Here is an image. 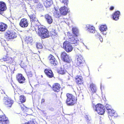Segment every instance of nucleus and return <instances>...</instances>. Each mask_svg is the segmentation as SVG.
<instances>
[{
  "label": "nucleus",
  "mask_w": 124,
  "mask_h": 124,
  "mask_svg": "<svg viewBox=\"0 0 124 124\" xmlns=\"http://www.w3.org/2000/svg\"><path fill=\"white\" fill-rule=\"evenodd\" d=\"M38 34L41 38L44 39L49 37V31L45 27L39 25L38 27Z\"/></svg>",
  "instance_id": "f257e3e1"
},
{
  "label": "nucleus",
  "mask_w": 124,
  "mask_h": 124,
  "mask_svg": "<svg viewBox=\"0 0 124 124\" xmlns=\"http://www.w3.org/2000/svg\"><path fill=\"white\" fill-rule=\"evenodd\" d=\"M68 9L67 7H65V6H64L61 7L59 9L60 14L56 12L54 14L56 17L58 18L60 17L61 16H66L69 12Z\"/></svg>",
  "instance_id": "f03ea898"
},
{
  "label": "nucleus",
  "mask_w": 124,
  "mask_h": 124,
  "mask_svg": "<svg viewBox=\"0 0 124 124\" xmlns=\"http://www.w3.org/2000/svg\"><path fill=\"white\" fill-rule=\"evenodd\" d=\"M93 107L98 114L101 115H103L104 114L105 109L102 104L98 103L96 105H93Z\"/></svg>",
  "instance_id": "7ed1b4c3"
},
{
  "label": "nucleus",
  "mask_w": 124,
  "mask_h": 124,
  "mask_svg": "<svg viewBox=\"0 0 124 124\" xmlns=\"http://www.w3.org/2000/svg\"><path fill=\"white\" fill-rule=\"evenodd\" d=\"M85 63L84 59L81 55L78 56L77 60L76 61L75 65L77 67H82L85 65Z\"/></svg>",
  "instance_id": "20e7f679"
},
{
  "label": "nucleus",
  "mask_w": 124,
  "mask_h": 124,
  "mask_svg": "<svg viewBox=\"0 0 124 124\" xmlns=\"http://www.w3.org/2000/svg\"><path fill=\"white\" fill-rule=\"evenodd\" d=\"M9 119L0 110V124H9Z\"/></svg>",
  "instance_id": "39448f33"
},
{
  "label": "nucleus",
  "mask_w": 124,
  "mask_h": 124,
  "mask_svg": "<svg viewBox=\"0 0 124 124\" xmlns=\"http://www.w3.org/2000/svg\"><path fill=\"white\" fill-rule=\"evenodd\" d=\"M68 35L69 37L68 38L69 42L71 44H75L78 42L79 41L78 37H76L75 36L71 35L69 32H68Z\"/></svg>",
  "instance_id": "423d86ee"
},
{
  "label": "nucleus",
  "mask_w": 124,
  "mask_h": 124,
  "mask_svg": "<svg viewBox=\"0 0 124 124\" xmlns=\"http://www.w3.org/2000/svg\"><path fill=\"white\" fill-rule=\"evenodd\" d=\"M61 58L62 61L64 62L69 63L71 62V60L65 51L61 53Z\"/></svg>",
  "instance_id": "0eeeda50"
},
{
  "label": "nucleus",
  "mask_w": 124,
  "mask_h": 124,
  "mask_svg": "<svg viewBox=\"0 0 124 124\" xmlns=\"http://www.w3.org/2000/svg\"><path fill=\"white\" fill-rule=\"evenodd\" d=\"M3 100L4 102L5 105L8 107H11L13 102V101L11 99L6 95L4 96Z\"/></svg>",
  "instance_id": "6e6552de"
},
{
  "label": "nucleus",
  "mask_w": 124,
  "mask_h": 124,
  "mask_svg": "<svg viewBox=\"0 0 124 124\" xmlns=\"http://www.w3.org/2000/svg\"><path fill=\"white\" fill-rule=\"evenodd\" d=\"M63 48L67 52H69L72 51L73 47L69 41H65L63 43Z\"/></svg>",
  "instance_id": "1a4fd4ad"
},
{
  "label": "nucleus",
  "mask_w": 124,
  "mask_h": 124,
  "mask_svg": "<svg viewBox=\"0 0 124 124\" xmlns=\"http://www.w3.org/2000/svg\"><path fill=\"white\" fill-rule=\"evenodd\" d=\"M74 78L75 82L78 86H80L84 85V81L81 76L77 75Z\"/></svg>",
  "instance_id": "9d476101"
},
{
  "label": "nucleus",
  "mask_w": 124,
  "mask_h": 124,
  "mask_svg": "<svg viewBox=\"0 0 124 124\" xmlns=\"http://www.w3.org/2000/svg\"><path fill=\"white\" fill-rule=\"evenodd\" d=\"M49 62L51 65L53 66H55L57 65L58 63L54 56L52 54H50L48 57Z\"/></svg>",
  "instance_id": "9b49d317"
},
{
  "label": "nucleus",
  "mask_w": 124,
  "mask_h": 124,
  "mask_svg": "<svg viewBox=\"0 0 124 124\" xmlns=\"http://www.w3.org/2000/svg\"><path fill=\"white\" fill-rule=\"evenodd\" d=\"M16 78L18 82L20 83L23 84L25 82V79L21 74H17L16 76Z\"/></svg>",
  "instance_id": "f8f14e48"
},
{
  "label": "nucleus",
  "mask_w": 124,
  "mask_h": 124,
  "mask_svg": "<svg viewBox=\"0 0 124 124\" xmlns=\"http://www.w3.org/2000/svg\"><path fill=\"white\" fill-rule=\"evenodd\" d=\"M28 21L25 18L22 19L21 20L19 23L20 26L22 28L27 27L28 26Z\"/></svg>",
  "instance_id": "ddd939ff"
},
{
  "label": "nucleus",
  "mask_w": 124,
  "mask_h": 124,
  "mask_svg": "<svg viewBox=\"0 0 124 124\" xmlns=\"http://www.w3.org/2000/svg\"><path fill=\"white\" fill-rule=\"evenodd\" d=\"M6 36L9 39H13L16 37V34L11 31H8L6 33Z\"/></svg>",
  "instance_id": "4468645a"
},
{
  "label": "nucleus",
  "mask_w": 124,
  "mask_h": 124,
  "mask_svg": "<svg viewBox=\"0 0 124 124\" xmlns=\"http://www.w3.org/2000/svg\"><path fill=\"white\" fill-rule=\"evenodd\" d=\"M3 60L4 61H6L7 63L10 64H12L15 62L13 58L7 55L4 57L3 58Z\"/></svg>",
  "instance_id": "2eb2a0df"
},
{
  "label": "nucleus",
  "mask_w": 124,
  "mask_h": 124,
  "mask_svg": "<svg viewBox=\"0 0 124 124\" xmlns=\"http://www.w3.org/2000/svg\"><path fill=\"white\" fill-rule=\"evenodd\" d=\"M44 72L48 77L51 78L54 77V74L51 69L48 68L46 69H45Z\"/></svg>",
  "instance_id": "dca6fc26"
},
{
  "label": "nucleus",
  "mask_w": 124,
  "mask_h": 124,
  "mask_svg": "<svg viewBox=\"0 0 124 124\" xmlns=\"http://www.w3.org/2000/svg\"><path fill=\"white\" fill-rule=\"evenodd\" d=\"M61 88V86L60 84L55 83L53 85L52 88L54 92H58L60 91Z\"/></svg>",
  "instance_id": "f3484780"
},
{
  "label": "nucleus",
  "mask_w": 124,
  "mask_h": 124,
  "mask_svg": "<svg viewBox=\"0 0 124 124\" xmlns=\"http://www.w3.org/2000/svg\"><path fill=\"white\" fill-rule=\"evenodd\" d=\"M77 100V97H75L68 100L66 101V102L68 105L71 106L76 103Z\"/></svg>",
  "instance_id": "a211bd4d"
},
{
  "label": "nucleus",
  "mask_w": 124,
  "mask_h": 124,
  "mask_svg": "<svg viewBox=\"0 0 124 124\" xmlns=\"http://www.w3.org/2000/svg\"><path fill=\"white\" fill-rule=\"evenodd\" d=\"M30 18V21L31 23L34 24L36 22H38L37 19L35 15L34 14H31L29 15Z\"/></svg>",
  "instance_id": "6ab92c4d"
},
{
  "label": "nucleus",
  "mask_w": 124,
  "mask_h": 124,
  "mask_svg": "<svg viewBox=\"0 0 124 124\" xmlns=\"http://www.w3.org/2000/svg\"><path fill=\"white\" fill-rule=\"evenodd\" d=\"M7 9L6 3L3 1H0V14H1L2 12L6 10Z\"/></svg>",
  "instance_id": "aec40b11"
},
{
  "label": "nucleus",
  "mask_w": 124,
  "mask_h": 124,
  "mask_svg": "<svg viewBox=\"0 0 124 124\" xmlns=\"http://www.w3.org/2000/svg\"><path fill=\"white\" fill-rule=\"evenodd\" d=\"M42 1L46 8L50 7L53 4L52 0H42Z\"/></svg>",
  "instance_id": "412c9836"
},
{
  "label": "nucleus",
  "mask_w": 124,
  "mask_h": 124,
  "mask_svg": "<svg viewBox=\"0 0 124 124\" xmlns=\"http://www.w3.org/2000/svg\"><path fill=\"white\" fill-rule=\"evenodd\" d=\"M107 113L109 117L114 116V117L116 118L118 117V116L117 113L113 109H111L108 111Z\"/></svg>",
  "instance_id": "4be33fe9"
},
{
  "label": "nucleus",
  "mask_w": 124,
  "mask_h": 124,
  "mask_svg": "<svg viewBox=\"0 0 124 124\" xmlns=\"http://www.w3.org/2000/svg\"><path fill=\"white\" fill-rule=\"evenodd\" d=\"M44 17L47 23L49 24H51L53 21V19L51 16L46 14L44 15Z\"/></svg>",
  "instance_id": "5701e85b"
},
{
  "label": "nucleus",
  "mask_w": 124,
  "mask_h": 124,
  "mask_svg": "<svg viewBox=\"0 0 124 124\" xmlns=\"http://www.w3.org/2000/svg\"><path fill=\"white\" fill-rule=\"evenodd\" d=\"M7 24L3 22H0V31L1 32L5 31L7 29Z\"/></svg>",
  "instance_id": "b1692460"
},
{
  "label": "nucleus",
  "mask_w": 124,
  "mask_h": 124,
  "mask_svg": "<svg viewBox=\"0 0 124 124\" xmlns=\"http://www.w3.org/2000/svg\"><path fill=\"white\" fill-rule=\"evenodd\" d=\"M120 14V12L117 11L115 12L112 15V18L114 20L116 21L117 20L119 19V17Z\"/></svg>",
  "instance_id": "393cba45"
},
{
  "label": "nucleus",
  "mask_w": 124,
  "mask_h": 124,
  "mask_svg": "<svg viewBox=\"0 0 124 124\" xmlns=\"http://www.w3.org/2000/svg\"><path fill=\"white\" fill-rule=\"evenodd\" d=\"M57 35V33L55 29H52L50 32V35L53 38L56 37Z\"/></svg>",
  "instance_id": "a878e982"
},
{
  "label": "nucleus",
  "mask_w": 124,
  "mask_h": 124,
  "mask_svg": "<svg viewBox=\"0 0 124 124\" xmlns=\"http://www.w3.org/2000/svg\"><path fill=\"white\" fill-rule=\"evenodd\" d=\"M2 46L4 47L5 50L7 52L8 51V49L9 48V47L7 45L5 40H4L0 42Z\"/></svg>",
  "instance_id": "bb28decb"
},
{
  "label": "nucleus",
  "mask_w": 124,
  "mask_h": 124,
  "mask_svg": "<svg viewBox=\"0 0 124 124\" xmlns=\"http://www.w3.org/2000/svg\"><path fill=\"white\" fill-rule=\"evenodd\" d=\"M72 31L73 35L78 37L79 35V31L78 29L76 27H74L72 28Z\"/></svg>",
  "instance_id": "cd10ccee"
},
{
  "label": "nucleus",
  "mask_w": 124,
  "mask_h": 124,
  "mask_svg": "<svg viewBox=\"0 0 124 124\" xmlns=\"http://www.w3.org/2000/svg\"><path fill=\"white\" fill-rule=\"evenodd\" d=\"M87 30L89 32L92 33H94L95 32V28L93 26L89 25L87 27Z\"/></svg>",
  "instance_id": "c85d7f7f"
},
{
  "label": "nucleus",
  "mask_w": 124,
  "mask_h": 124,
  "mask_svg": "<svg viewBox=\"0 0 124 124\" xmlns=\"http://www.w3.org/2000/svg\"><path fill=\"white\" fill-rule=\"evenodd\" d=\"M89 88L92 93L96 92V89L95 85L92 83L90 85Z\"/></svg>",
  "instance_id": "c756f323"
},
{
  "label": "nucleus",
  "mask_w": 124,
  "mask_h": 124,
  "mask_svg": "<svg viewBox=\"0 0 124 124\" xmlns=\"http://www.w3.org/2000/svg\"><path fill=\"white\" fill-rule=\"evenodd\" d=\"M24 124H38V123L35 119L32 118Z\"/></svg>",
  "instance_id": "7c9ffc66"
},
{
  "label": "nucleus",
  "mask_w": 124,
  "mask_h": 124,
  "mask_svg": "<svg viewBox=\"0 0 124 124\" xmlns=\"http://www.w3.org/2000/svg\"><path fill=\"white\" fill-rule=\"evenodd\" d=\"M66 96L67 97L66 101L68 100L75 97L73 94L69 93H67Z\"/></svg>",
  "instance_id": "2f4dec72"
},
{
  "label": "nucleus",
  "mask_w": 124,
  "mask_h": 124,
  "mask_svg": "<svg viewBox=\"0 0 124 124\" xmlns=\"http://www.w3.org/2000/svg\"><path fill=\"white\" fill-rule=\"evenodd\" d=\"M66 70L63 69L62 68L58 70L57 72L59 74L62 75L65 74L66 72Z\"/></svg>",
  "instance_id": "473e14b6"
},
{
  "label": "nucleus",
  "mask_w": 124,
  "mask_h": 124,
  "mask_svg": "<svg viewBox=\"0 0 124 124\" xmlns=\"http://www.w3.org/2000/svg\"><path fill=\"white\" fill-rule=\"evenodd\" d=\"M100 31H106L107 29V27L105 25H101L99 28Z\"/></svg>",
  "instance_id": "72a5a7b5"
},
{
  "label": "nucleus",
  "mask_w": 124,
  "mask_h": 124,
  "mask_svg": "<svg viewBox=\"0 0 124 124\" xmlns=\"http://www.w3.org/2000/svg\"><path fill=\"white\" fill-rule=\"evenodd\" d=\"M19 100L21 103L24 102L26 100L25 97L24 95H21L19 97Z\"/></svg>",
  "instance_id": "f704fd0d"
},
{
  "label": "nucleus",
  "mask_w": 124,
  "mask_h": 124,
  "mask_svg": "<svg viewBox=\"0 0 124 124\" xmlns=\"http://www.w3.org/2000/svg\"><path fill=\"white\" fill-rule=\"evenodd\" d=\"M33 41L31 37L26 38L25 40V41L27 44L31 43Z\"/></svg>",
  "instance_id": "c9c22d12"
},
{
  "label": "nucleus",
  "mask_w": 124,
  "mask_h": 124,
  "mask_svg": "<svg viewBox=\"0 0 124 124\" xmlns=\"http://www.w3.org/2000/svg\"><path fill=\"white\" fill-rule=\"evenodd\" d=\"M36 47L38 49H41L43 48L42 44L39 42L37 43L36 44Z\"/></svg>",
  "instance_id": "e433bc0d"
},
{
  "label": "nucleus",
  "mask_w": 124,
  "mask_h": 124,
  "mask_svg": "<svg viewBox=\"0 0 124 124\" xmlns=\"http://www.w3.org/2000/svg\"><path fill=\"white\" fill-rule=\"evenodd\" d=\"M19 104L20 105L21 109L22 110H23L24 109H25L26 108V107L24 105L23 103H19Z\"/></svg>",
  "instance_id": "4c0bfd02"
},
{
  "label": "nucleus",
  "mask_w": 124,
  "mask_h": 124,
  "mask_svg": "<svg viewBox=\"0 0 124 124\" xmlns=\"http://www.w3.org/2000/svg\"><path fill=\"white\" fill-rule=\"evenodd\" d=\"M105 108L108 111L111 110V107L110 105L108 104H106L105 106Z\"/></svg>",
  "instance_id": "58836bf2"
},
{
  "label": "nucleus",
  "mask_w": 124,
  "mask_h": 124,
  "mask_svg": "<svg viewBox=\"0 0 124 124\" xmlns=\"http://www.w3.org/2000/svg\"><path fill=\"white\" fill-rule=\"evenodd\" d=\"M69 2L68 0H63L62 2L64 3V5L66 6H67L68 3Z\"/></svg>",
  "instance_id": "ea45409f"
},
{
  "label": "nucleus",
  "mask_w": 124,
  "mask_h": 124,
  "mask_svg": "<svg viewBox=\"0 0 124 124\" xmlns=\"http://www.w3.org/2000/svg\"><path fill=\"white\" fill-rule=\"evenodd\" d=\"M43 7V6L42 4L40 3H39L38 4L37 6V8L38 9L41 8Z\"/></svg>",
  "instance_id": "a19ab883"
},
{
  "label": "nucleus",
  "mask_w": 124,
  "mask_h": 124,
  "mask_svg": "<svg viewBox=\"0 0 124 124\" xmlns=\"http://www.w3.org/2000/svg\"><path fill=\"white\" fill-rule=\"evenodd\" d=\"M7 67L5 66H3L1 67V69L3 70V71H5L6 69H7Z\"/></svg>",
  "instance_id": "79ce46f5"
},
{
  "label": "nucleus",
  "mask_w": 124,
  "mask_h": 124,
  "mask_svg": "<svg viewBox=\"0 0 124 124\" xmlns=\"http://www.w3.org/2000/svg\"><path fill=\"white\" fill-rule=\"evenodd\" d=\"M45 102V100L44 99H42L41 100V103L42 104V103H44Z\"/></svg>",
  "instance_id": "37998d69"
},
{
  "label": "nucleus",
  "mask_w": 124,
  "mask_h": 124,
  "mask_svg": "<svg viewBox=\"0 0 124 124\" xmlns=\"http://www.w3.org/2000/svg\"><path fill=\"white\" fill-rule=\"evenodd\" d=\"M114 7L113 6H112L110 7L109 8V10H112L114 9Z\"/></svg>",
  "instance_id": "c03bdc74"
},
{
  "label": "nucleus",
  "mask_w": 124,
  "mask_h": 124,
  "mask_svg": "<svg viewBox=\"0 0 124 124\" xmlns=\"http://www.w3.org/2000/svg\"><path fill=\"white\" fill-rule=\"evenodd\" d=\"M99 39L101 42H102L103 40V39L101 38V36H100V37H99Z\"/></svg>",
  "instance_id": "a18cd8bd"
},
{
  "label": "nucleus",
  "mask_w": 124,
  "mask_h": 124,
  "mask_svg": "<svg viewBox=\"0 0 124 124\" xmlns=\"http://www.w3.org/2000/svg\"><path fill=\"white\" fill-rule=\"evenodd\" d=\"M95 36H98L99 37L100 36V34L99 33H97L96 34H95Z\"/></svg>",
  "instance_id": "49530a36"
},
{
  "label": "nucleus",
  "mask_w": 124,
  "mask_h": 124,
  "mask_svg": "<svg viewBox=\"0 0 124 124\" xmlns=\"http://www.w3.org/2000/svg\"><path fill=\"white\" fill-rule=\"evenodd\" d=\"M38 2V0H37V1H35V3H37V2Z\"/></svg>",
  "instance_id": "de8ad7c7"
},
{
  "label": "nucleus",
  "mask_w": 124,
  "mask_h": 124,
  "mask_svg": "<svg viewBox=\"0 0 124 124\" xmlns=\"http://www.w3.org/2000/svg\"><path fill=\"white\" fill-rule=\"evenodd\" d=\"M38 109L39 110H41V111H42V110H41L40 109H39V108H38Z\"/></svg>",
  "instance_id": "09e8293b"
},
{
  "label": "nucleus",
  "mask_w": 124,
  "mask_h": 124,
  "mask_svg": "<svg viewBox=\"0 0 124 124\" xmlns=\"http://www.w3.org/2000/svg\"><path fill=\"white\" fill-rule=\"evenodd\" d=\"M3 93L5 94V92H3Z\"/></svg>",
  "instance_id": "8fccbe9b"
},
{
  "label": "nucleus",
  "mask_w": 124,
  "mask_h": 124,
  "mask_svg": "<svg viewBox=\"0 0 124 124\" xmlns=\"http://www.w3.org/2000/svg\"><path fill=\"white\" fill-rule=\"evenodd\" d=\"M41 77H43V76H42V75H41Z\"/></svg>",
  "instance_id": "3c124183"
}]
</instances>
